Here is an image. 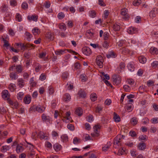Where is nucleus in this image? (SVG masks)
<instances>
[{
  "mask_svg": "<svg viewBox=\"0 0 158 158\" xmlns=\"http://www.w3.org/2000/svg\"><path fill=\"white\" fill-rule=\"evenodd\" d=\"M16 20L19 22H20L22 20L21 16L19 13H17L16 15Z\"/></svg>",
  "mask_w": 158,
  "mask_h": 158,
  "instance_id": "59",
  "label": "nucleus"
},
{
  "mask_svg": "<svg viewBox=\"0 0 158 158\" xmlns=\"http://www.w3.org/2000/svg\"><path fill=\"white\" fill-rule=\"evenodd\" d=\"M139 140L146 141L148 139V137L145 135H142L139 137Z\"/></svg>",
  "mask_w": 158,
  "mask_h": 158,
  "instance_id": "41",
  "label": "nucleus"
},
{
  "mask_svg": "<svg viewBox=\"0 0 158 158\" xmlns=\"http://www.w3.org/2000/svg\"><path fill=\"white\" fill-rule=\"evenodd\" d=\"M122 53L124 55L129 54L130 52V50L127 47H124L121 49Z\"/></svg>",
  "mask_w": 158,
  "mask_h": 158,
  "instance_id": "11",
  "label": "nucleus"
},
{
  "mask_svg": "<svg viewBox=\"0 0 158 158\" xmlns=\"http://www.w3.org/2000/svg\"><path fill=\"white\" fill-rule=\"evenodd\" d=\"M16 69L17 73H19L22 72L23 68L21 65H18L16 66Z\"/></svg>",
  "mask_w": 158,
  "mask_h": 158,
  "instance_id": "24",
  "label": "nucleus"
},
{
  "mask_svg": "<svg viewBox=\"0 0 158 158\" xmlns=\"http://www.w3.org/2000/svg\"><path fill=\"white\" fill-rule=\"evenodd\" d=\"M24 94L22 92H19L17 94V98L19 99L22 100L23 98Z\"/></svg>",
  "mask_w": 158,
  "mask_h": 158,
  "instance_id": "53",
  "label": "nucleus"
},
{
  "mask_svg": "<svg viewBox=\"0 0 158 158\" xmlns=\"http://www.w3.org/2000/svg\"><path fill=\"white\" fill-rule=\"evenodd\" d=\"M126 109L129 112H130L133 110V105L131 104H128L126 106Z\"/></svg>",
  "mask_w": 158,
  "mask_h": 158,
  "instance_id": "38",
  "label": "nucleus"
},
{
  "mask_svg": "<svg viewBox=\"0 0 158 158\" xmlns=\"http://www.w3.org/2000/svg\"><path fill=\"white\" fill-rule=\"evenodd\" d=\"M89 14L90 17L94 18L96 16V13L94 10H92L89 11Z\"/></svg>",
  "mask_w": 158,
  "mask_h": 158,
  "instance_id": "39",
  "label": "nucleus"
},
{
  "mask_svg": "<svg viewBox=\"0 0 158 158\" xmlns=\"http://www.w3.org/2000/svg\"><path fill=\"white\" fill-rule=\"evenodd\" d=\"M24 102L25 104H29L31 101V97L30 96H26L24 98Z\"/></svg>",
  "mask_w": 158,
  "mask_h": 158,
  "instance_id": "19",
  "label": "nucleus"
},
{
  "mask_svg": "<svg viewBox=\"0 0 158 158\" xmlns=\"http://www.w3.org/2000/svg\"><path fill=\"white\" fill-rule=\"evenodd\" d=\"M158 13V9L157 8H153L149 13V16L152 18L155 17Z\"/></svg>",
  "mask_w": 158,
  "mask_h": 158,
  "instance_id": "6",
  "label": "nucleus"
},
{
  "mask_svg": "<svg viewBox=\"0 0 158 158\" xmlns=\"http://www.w3.org/2000/svg\"><path fill=\"white\" fill-rule=\"evenodd\" d=\"M102 46L104 48H107L109 46V42L108 40H104L102 44Z\"/></svg>",
  "mask_w": 158,
  "mask_h": 158,
  "instance_id": "51",
  "label": "nucleus"
},
{
  "mask_svg": "<svg viewBox=\"0 0 158 158\" xmlns=\"http://www.w3.org/2000/svg\"><path fill=\"white\" fill-rule=\"evenodd\" d=\"M37 138H40L41 140L48 139V137L42 131H40L37 135Z\"/></svg>",
  "mask_w": 158,
  "mask_h": 158,
  "instance_id": "7",
  "label": "nucleus"
},
{
  "mask_svg": "<svg viewBox=\"0 0 158 158\" xmlns=\"http://www.w3.org/2000/svg\"><path fill=\"white\" fill-rule=\"evenodd\" d=\"M15 46H18V47L16 48V47H15L16 48H20L21 50H24V47H25V44H23L20 43H16L15 44Z\"/></svg>",
  "mask_w": 158,
  "mask_h": 158,
  "instance_id": "18",
  "label": "nucleus"
},
{
  "mask_svg": "<svg viewBox=\"0 0 158 158\" xmlns=\"http://www.w3.org/2000/svg\"><path fill=\"white\" fill-rule=\"evenodd\" d=\"M2 98L4 99H8L9 97V94L8 90H4L2 93Z\"/></svg>",
  "mask_w": 158,
  "mask_h": 158,
  "instance_id": "9",
  "label": "nucleus"
},
{
  "mask_svg": "<svg viewBox=\"0 0 158 158\" xmlns=\"http://www.w3.org/2000/svg\"><path fill=\"white\" fill-rule=\"evenodd\" d=\"M127 9L125 8L121 9V14L123 15L122 18L125 20H128L129 17L127 13Z\"/></svg>",
  "mask_w": 158,
  "mask_h": 158,
  "instance_id": "2",
  "label": "nucleus"
},
{
  "mask_svg": "<svg viewBox=\"0 0 158 158\" xmlns=\"http://www.w3.org/2000/svg\"><path fill=\"white\" fill-rule=\"evenodd\" d=\"M10 77L11 79L16 80L18 78V76L16 72H11L10 74Z\"/></svg>",
  "mask_w": 158,
  "mask_h": 158,
  "instance_id": "14",
  "label": "nucleus"
},
{
  "mask_svg": "<svg viewBox=\"0 0 158 158\" xmlns=\"http://www.w3.org/2000/svg\"><path fill=\"white\" fill-rule=\"evenodd\" d=\"M103 36L104 40H108V39L109 37V34L107 32H106L104 33Z\"/></svg>",
  "mask_w": 158,
  "mask_h": 158,
  "instance_id": "61",
  "label": "nucleus"
},
{
  "mask_svg": "<svg viewBox=\"0 0 158 158\" xmlns=\"http://www.w3.org/2000/svg\"><path fill=\"white\" fill-rule=\"evenodd\" d=\"M24 149L21 144H18L16 147V151L17 153L22 152Z\"/></svg>",
  "mask_w": 158,
  "mask_h": 158,
  "instance_id": "17",
  "label": "nucleus"
},
{
  "mask_svg": "<svg viewBox=\"0 0 158 158\" xmlns=\"http://www.w3.org/2000/svg\"><path fill=\"white\" fill-rule=\"evenodd\" d=\"M21 6L23 9L26 10L28 8V5L26 2H24L22 4Z\"/></svg>",
  "mask_w": 158,
  "mask_h": 158,
  "instance_id": "47",
  "label": "nucleus"
},
{
  "mask_svg": "<svg viewBox=\"0 0 158 158\" xmlns=\"http://www.w3.org/2000/svg\"><path fill=\"white\" fill-rule=\"evenodd\" d=\"M35 71L36 72H38L40 70L42 66L40 64L38 63H35Z\"/></svg>",
  "mask_w": 158,
  "mask_h": 158,
  "instance_id": "35",
  "label": "nucleus"
},
{
  "mask_svg": "<svg viewBox=\"0 0 158 158\" xmlns=\"http://www.w3.org/2000/svg\"><path fill=\"white\" fill-rule=\"evenodd\" d=\"M150 51L151 53L156 54L158 53V49L156 48L152 47L150 48Z\"/></svg>",
  "mask_w": 158,
  "mask_h": 158,
  "instance_id": "25",
  "label": "nucleus"
},
{
  "mask_svg": "<svg viewBox=\"0 0 158 158\" xmlns=\"http://www.w3.org/2000/svg\"><path fill=\"white\" fill-rule=\"evenodd\" d=\"M113 30L115 31H118L120 29V26L116 24H115L113 25Z\"/></svg>",
  "mask_w": 158,
  "mask_h": 158,
  "instance_id": "44",
  "label": "nucleus"
},
{
  "mask_svg": "<svg viewBox=\"0 0 158 158\" xmlns=\"http://www.w3.org/2000/svg\"><path fill=\"white\" fill-rule=\"evenodd\" d=\"M137 31V30L136 28L133 27H130L127 30L128 32L130 34H132L136 33Z\"/></svg>",
  "mask_w": 158,
  "mask_h": 158,
  "instance_id": "15",
  "label": "nucleus"
},
{
  "mask_svg": "<svg viewBox=\"0 0 158 158\" xmlns=\"http://www.w3.org/2000/svg\"><path fill=\"white\" fill-rule=\"evenodd\" d=\"M130 122L131 124L135 125L137 123V118L135 117L132 118L130 120Z\"/></svg>",
  "mask_w": 158,
  "mask_h": 158,
  "instance_id": "31",
  "label": "nucleus"
},
{
  "mask_svg": "<svg viewBox=\"0 0 158 158\" xmlns=\"http://www.w3.org/2000/svg\"><path fill=\"white\" fill-rule=\"evenodd\" d=\"M87 120L89 122H92L94 120L93 116L92 115H89L87 117Z\"/></svg>",
  "mask_w": 158,
  "mask_h": 158,
  "instance_id": "56",
  "label": "nucleus"
},
{
  "mask_svg": "<svg viewBox=\"0 0 158 158\" xmlns=\"http://www.w3.org/2000/svg\"><path fill=\"white\" fill-rule=\"evenodd\" d=\"M64 14L62 12H61L58 13L57 15V17L59 19H63L64 17Z\"/></svg>",
  "mask_w": 158,
  "mask_h": 158,
  "instance_id": "52",
  "label": "nucleus"
},
{
  "mask_svg": "<svg viewBox=\"0 0 158 158\" xmlns=\"http://www.w3.org/2000/svg\"><path fill=\"white\" fill-rule=\"evenodd\" d=\"M35 154L34 152H29L27 154V156L29 158H32Z\"/></svg>",
  "mask_w": 158,
  "mask_h": 158,
  "instance_id": "60",
  "label": "nucleus"
},
{
  "mask_svg": "<svg viewBox=\"0 0 158 158\" xmlns=\"http://www.w3.org/2000/svg\"><path fill=\"white\" fill-rule=\"evenodd\" d=\"M61 138L64 142H66L68 140V136L66 135H63L61 136Z\"/></svg>",
  "mask_w": 158,
  "mask_h": 158,
  "instance_id": "54",
  "label": "nucleus"
},
{
  "mask_svg": "<svg viewBox=\"0 0 158 158\" xmlns=\"http://www.w3.org/2000/svg\"><path fill=\"white\" fill-rule=\"evenodd\" d=\"M66 50H58L56 51L55 53L57 55H61L63 53L65 52Z\"/></svg>",
  "mask_w": 158,
  "mask_h": 158,
  "instance_id": "43",
  "label": "nucleus"
},
{
  "mask_svg": "<svg viewBox=\"0 0 158 158\" xmlns=\"http://www.w3.org/2000/svg\"><path fill=\"white\" fill-rule=\"evenodd\" d=\"M67 127L71 131H73L74 130V127L73 125L71 124H69L67 125Z\"/></svg>",
  "mask_w": 158,
  "mask_h": 158,
  "instance_id": "55",
  "label": "nucleus"
},
{
  "mask_svg": "<svg viewBox=\"0 0 158 158\" xmlns=\"http://www.w3.org/2000/svg\"><path fill=\"white\" fill-rule=\"evenodd\" d=\"M63 122L66 123L69 122L72 123L73 122V120L72 119V118L70 116L69 117H64V118L63 119Z\"/></svg>",
  "mask_w": 158,
  "mask_h": 158,
  "instance_id": "37",
  "label": "nucleus"
},
{
  "mask_svg": "<svg viewBox=\"0 0 158 158\" xmlns=\"http://www.w3.org/2000/svg\"><path fill=\"white\" fill-rule=\"evenodd\" d=\"M2 40L3 41L4 44L3 46L5 47H7L10 46V44L8 43V42L6 40H5L4 38L3 37L2 38Z\"/></svg>",
  "mask_w": 158,
  "mask_h": 158,
  "instance_id": "42",
  "label": "nucleus"
},
{
  "mask_svg": "<svg viewBox=\"0 0 158 158\" xmlns=\"http://www.w3.org/2000/svg\"><path fill=\"white\" fill-rule=\"evenodd\" d=\"M78 94L81 98H85L86 96V94L85 91L82 90H80L79 91Z\"/></svg>",
  "mask_w": 158,
  "mask_h": 158,
  "instance_id": "23",
  "label": "nucleus"
},
{
  "mask_svg": "<svg viewBox=\"0 0 158 158\" xmlns=\"http://www.w3.org/2000/svg\"><path fill=\"white\" fill-rule=\"evenodd\" d=\"M31 85L32 87L35 86L36 85V82L34 81L33 80V77L31 78L30 81Z\"/></svg>",
  "mask_w": 158,
  "mask_h": 158,
  "instance_id": "48",
  "label": "nucleus"
},
{
  "mask_svg": "<svg viewBox=\"0 0 158 158\" xmlns=\"http://www.w3.org/2000/svg\"><path fill=\"white\" fill-rule=\"evenodd\" d=\"M1 11L2 13H4L8 9V6L5 4L3 5L0 8Z\"/></svg>",
  "mask_w": 158,
  "mask_h": 158,
  "instance_id": "32",
  "label": "nucleus"
},
{
  "mask_svg": "<svg viewBox=\"0 0 158 158\" xmlns=\"http://www.w3.org/2000/svg\"><path fill=\"white\" fill-rule=\"evenodd\" d=\"M146 145L145 143L143 142L139 144L138 148L139 150H143L146 148Z\"/></svg>",
  "mask_w": 158,
  "mask_h": 158,
  "instance_id": "22",
  "label": "nucleus"
},
{
  "mask_svg": "<svg viewBox=\"0 0 158 158\" xmlns=\"http://www.w3.org/2000/svg\"><path fill=\"white\" fill-rule=\"evenodd\" d=\"M69 76V74L67 72H64L62 75V78L64 79H66Z\"/></svg>",
  "mask_w": 158,
  "mask_h": 158,
  "instance_id": "58",
  "label": "nucleus"
},
{
  "mask_svg": "<svg viewBox=\"0 0 158 158\" xmlns=\"http://www.w3.org/2000/svg\"><path fill=\"white\" fill-rule=\"evenodd\" d=\"M113 80L114 83L116 85H118L121 82V78L118 76L115 77H113Z\"/></svg>",
  "mask_w": 158,
  "mask_h": 158,
  "instance_id": "16",
  "label": "nucleus"
},
{
  "mask_svg": "<svg viewBox=\"0 0 158 158\" xmlns=\"http://www.w3.org/2000/svg\"><path fill=\"white\" fill-rule=\"evenodd\" d=\"M36 106L33 105L30 107L29 109V111H36Z\"/></svg>",
  "mask_w": 158,
  "mask_h": 158,
  "instance_id": "64",
  "label": "nucleus"
},
{
  "mask_svg": "<svg viewBox=\"0 0 158 158\" xmlns=\"http://www.w3.org/2000/svg\"><path fill=\"white\" fill-rule=\"evenodd\" d=\"M45 110V108L44 107L41 106L40 105L36 106V111L39 113H42Z\"/></svg>",
  "mask_w": 158,
  "mask_h": 158,
  "instance_id": "13",
  "label": "nucleus"
},
{
  "mask_svg": "<svg viewBox=\"0 0 158 158\" xmlns=\"http://www.w3.org/2000/svg\"><path fill=\"white\" fill-rule=\"evenodd\" d=\"M59 28L61 30L65 31L66 29L65 25L63 23H61L59 25Z\"/></svg>",
  "mask_w": 158,
  "mask_h": 158,
  "instance_id": "49",
  "label": "nucleus"
},
{
  "mask_svg": "<svg viewBox=\"0 0 158 158\" xmlns=\"http://www.w3.org/2000/svg\"><path fill=\"white\" fill-rule=\"evenodd\" d=\"M90 98L92 101H94L97 100V95L95 93H92L90 96Z\"/></svg>",
  "mask_w": 158,
  "mask_h": 158,
  "instance_id": "45",
  "label": "nucleus"
},
{
  "mask_svg": "<svg viewBox=\"0 0 158 158\" xmlns=\"http://www.w3.org/2000/svg\"><path fill=\"white\" fill-rule=\"evenodd\" d=\"M101 126L100 125H95L94 127V132L95 133V134L94 133H92L91 135L92 136L94 137L95 136H98V135L99 134L98 133V130H100V129Z\"/></svg>",
  "mask_w": 158,
  "mask_h": 158,
  "instance_id": "5",
  "label": "nucleus"
},
{
  "mask_svg": "<svg viewBox=\"0 0 158 158\" xmlns=\"http://www.w3.org/2000/svg\"><path fill=\"white\" fill-rule=\"evenodd\" d=\"M123 87L125 91L129 92L130 91V88L128 85H125L123 86Z\"/></svg>",
  "mask_w": 158,
  "mask_h": 158,
  "instance_id": "62",
  "label": "nucleus"
},
{
  "mask_svg": "<svg viewBox=\"0 0 158 158\" xmlns=\"http://www.w3.org/2000/svg\"><path fill=\"white\" fill-rule=\"evenodd\" d=\"M129 70L130 71H134L135 69L134 64L133 63H129L127 65Z\"/></svg>",
  "mask_w": 158,
  "mask_h": 158,
  "instance_id": "21",
  "label": "nucleus"
},
{
  "mask_svg": "<svg viewBox=\"0 0 158 158\" xmlns=\"http://www.w3.org/2000/svg\"><path fill=\"white\" fill-rule=\"evenodd\" d=\"M32 33L34 35H36L40 34V30L37 28H34L32 30Z\"/></svg>",
  "mask_w": 158,
  "mask_h": 158,
  "instance_id": "36",
  "label": "nucleus"
},
{
  "mask_svg": "<svg viewBox=\"0 0 158 158\" xmlns=\"http://www.w3.org/2000/svg\"><path fill=\"white\" fill-rule=\"evenodd\" d=\"M45 37L50 41L53 40L54 36L53 33L50 31H48L45 34Z\"/></svg>",
  "mask_w": 158,
  "mask_h": 158,
  "instance_id": "4",
  "label": "nucleus"
},
{
  "mask_svg": "<svg viewBox=\"0 0 158 158\" xmlns=\"http://www.w3.org/2000/svg\"><path fill=\"white\" fill-rule=\"evenodd\" d=\"M83 53L87 56H89L92 53L91 49L88 47H85L82 49Z\"/></svg>",
  "mask_w": 158,
  "mask_h": 158,
  "instance_id": "3",
  "label": "nucleus"
},
{
  "mask_svg": "<svg viewBox=\"0 0 158 158\" xmlns=\"http://www.w3.org/2000/svg\"><path fill=\"white\" fill-rule=\"evenodd\" d=\"M48 93L50 94H52L54 92V89L51 86L48 87Z\"/></svg>",
  "mask_w": 158,
  "mask_h": 158,
  "instance_id": "57",
  "label": "nucleus"
},
{
  "mask_svg": "<svg viewBox=\"0 0 158 158\" xmlns=\"http://www.w3.org/2000/svg\"><path fill=\"white\" fill-rule=\"evenodd\" d=\"M104 62V60L103 57L100 56H98L96 59V62L100 68H102L103 67V63Z\"/></svg>",
  "mask_w": 158,
  "mask_h": 158,
  "instance_id": "1",
  "label": "nucleus"
},
{
  "mask_svg": "<svg viewBox=\"0 0 158 158\" xmlns=\"http://www.w3.org/2000/svg\"><path fill=\"white\" fill-rule=\"evenodd\" d=\"M25 37L28 41H30L32 37V35L29 32L27 31L25 34Z\"/></svg>",
  "mask_w": 158,
  "mask_h": 158,
  "instance_id": "33",
  "label": "nucleus"
},
{
  "mask_svg": "<svg viewBox=\"0 0 158 158\" xmlns=\"http://www.w3.org/2000/svg\"><path fill=\"white\" fill-rule=\"evenodd\" d=\"M18 81V85L19 86L22 88L24 86V80L22 78H19L17 80Z\"/></svg>",
  "mask_w": 158,
  "mask_h": 158,
  "instance_id": "12",
  "label": "nucleus"
},
{
  "mask_svg": "<svg viewBox=\"0 0 158 158\" xmlns=\"http://www.w3.org/2000/svg\"><path fill=\"white\" fill-rule=\"evenodd\" d=\"M75 113L78 116H81L82 114V110L81 108H78L76 109Z\"/></svg>",
  "mask_w": 158,
  "mask_h": 158,
  "instance_id": "34",
  "label": "nucleus"
},
{
  "mask_svg": "<svg viewBox=\"0 0 158 158\" xmlns=\"http://www.w3.org/2000/svg\"><path fill=\"white\" fill-rule=\"evenodd\" d=\"M139 62L142 64H144L146 62V59L143 56H140L139 57Z\"/></svg>",
  "mask_w": 158,
  "mask_h": 158,
  "instance_id": "30",
  "label": "nucleus"
},
{
  "mask_svg": "<svg viewBox=\"0 0 158 158\" xmlns=\"http://www.w3.org/2000/svg\"><path fill=\"white\" fill-rule=\"evenodd\" d=\"M31 47H34V45L29 44H25L24 50L26 49L29 50Z\"/></svg>",
  "mask_w": 158,
  "mask_h": 158,
  "instance_id": "50",
  "label": "nucleus"
},
{
  "mask_svg": "<svg viewBox=\"0 0 158 158\" xmlns=\"http://www.w3.org/2000/svg\"><path fill=\"white\" fill-rule=\"evenodd\" d=\"M151 66L153 68H158V61H156L153 62L151 64Z\"/></svg>",
  "mask_w": 158,
  "mask_h": 158,
  "instance_id": "46",
  "label": "nucleus"
},
{
  "mask_svg": "<svg viewBox=\"0 0 158 158\" xmlns=\"http://www.w3.org/2000/svg\"><path fill=\"white\" fill-rule=\"evenodd\" d=\"M114 117L113 118L114 119L115 121L116 122H119L120 121V116L118 115L115 112H114L113 113Z\"/></svg>",
  "mask_w": 158,
  "mask_h": 158,
  "instance_id": "20",
  "label": "nucleus"
},
{
  "mask_svg": "<svg viewBox=\"0 0 158 158\" xmlns=\"http://www.w3.org/2000/svg\"><path fill=\"white\" fill-rule=\"evenodd\" d=\"M46 75L44 73H42L40 75V79L41 81H44L46 79Z\"/></svg>",
  "mask_w": 158,
  "mask_h": 158,
  "instance_id": "63",
  "label": "nucleus"
},
{
  "mask_svg": "<svg viewBox=\"0 0 158 158\" xmlns=\"http://www.w3.org/2000/svg\"><path fill=\"white\" fill-rule=\"evenodd\" d=\"M64 101L66 102L69 101L71 99V96L69 94L67 93L65 94L64 96Z\"/></svg>",
  "mask_w": 158,
  "mask_h": 158,
  "instance_id": "29",
  "label": "nucleus"
},
{
  "mask_svg": "<svg viewBox=\"0 0 158 158\" xmlns=\"http://www.w3.org/2000/svg\"><path fill=\"white\" fill-rule=\"evenodd\" d=\"M124 137V136L120 135H118L115 138L114 142V145H117V146H119V144L120 142V139Z\"/></svg>",
  "mask_w": 158,
  "mask_h": 158,
  "instance_id": "8",
  "label": "nucleus"
},
{
  "mask_svg": "<svg viewBox=\"0 0 158 158\" xmlns=\"http://www.w3.org/2000/svg\"><path fill=\"white\" fill-rule=\"evenodd\" d=\"M41 118L44 122L50 123V118L49 116H46L45 114H43L42 115Z\"/></svg>",
  "mask_w": 158,
  "mask_h": 158,
  "instance_id": "10",
  "label": "nucleus"
},
{
  "mask_svg": "<svg viewBox=\"0 0 158 158\" xmlns=\"http://www.w3.org/2000/svg\"><path fill=\"white\" fill-rule=\"evenodd\" d=\"M10 149L9 146L5 145L3 146L1 148V150L2 152H5Z\"/></svg>",
  "mask_w": 158,
  "mask_h": 158,
  "instance_id": "26",
  "label": "nucleus"
},
{
  "mask_svg": "<svg viewBox=\"0 0 158 158\" xmlns=\"http://www.w3.org/2000/svg\"><path fill=\"white\" fill-rule=\"evenodd\" d=\"M15 84H11L9 86V88L11 92H13L15 89Z\"/></svg>",
  "mask_w": 158,
  "mask_h": 158,
  "instance_id": "40",
  "label": "nucleus"
},
{
  "mask_svg": "<svg viewBox=\"0 0 158 158\" xmlns=\"http://www.w3.org/2000/svg\"><path fill=\"white\" fill-rule=\"evenodd\" d=\"M53 148L56 151L58 152L61 149V146L58 143H56L54 145Z\"/></svg>",
  "mask_w": 158,
  "mask_h": 158,
  "instance_id": "28",
  "label": "nucleus"
},
{
  "mask_svg": "<svg viewBox=\"0 0 158 158\" xmlns=\"http://www.w3.org/2000/svg\"><path fill=\"white\" fill-rule=\"evenodd\" d=\"M38 16L37 15H33L31 16H28L27 18L29 20H32L35 21H37Z\"/></svg>",
  "mask_w": 158,
  "mask_h": 158,
  "instance_id": "27",
  "label": "nucleus"
}]
</instances>
